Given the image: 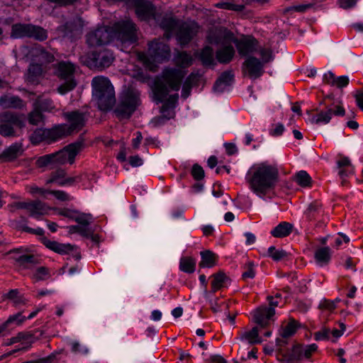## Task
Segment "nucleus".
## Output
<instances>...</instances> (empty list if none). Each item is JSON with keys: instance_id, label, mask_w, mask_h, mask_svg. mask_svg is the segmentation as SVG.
Masks as SVG:
<instances>
[{"instance_id": "nucleus-1", "label": "nucleus", "mask_w": 363, "mask_h": 363, "mask_svg": "<svg viewBox=\"0 0 363 363\" xmlns=\"http://www.w3.org/2000/svg\"><path fill=\"white\" fill-rule=\"evenodd\" d=\"M245 179L250 189L259 197L264 198L276 188L279 181L278 167L267 162L254 164L248 170Z\"/></svg>"}, {"instance_id": "nucleus-2", "label": "nucleus", "mask_w": 363, "mask_h": 363, "mask_svg": "<svg viewBox=\"0 0 363 363\" xmlns=\"http://www.w3.org/2000/svg\"><path fill=\"white\" fill-rule=\"evenodd\" d=\"M84 134H82L75 142L65 146L60 150L38 157L35 164L40 168L50 164L62 165L66 163L72 164L75 162L77 155L84 148Z\"/></svg>"}, {"instance_id": "nucleus-3", "label": "nucleus", "mask_w": 363, "mask_h": 363, "mask_svg": "<svg viewBox=\"0 0 363 363\" xmlns=\"http://www.w3.org/2000/svg\"><path fill=\"white\" fill-rule=\"evenodd\" d=\"M186 73L177 68H166L162 73V81L156 82L154 89L155 101L162 103L169 94V89L179 91Z\"/></svg>"}, {"instance_id": "nucleus-4", "label": "nucleus", "mask_w": 363, "mask_h": 363, "mask_svg": "<svg viewBox=\"0 0 363 363\" xmlns=\"http://www.w3.org/2000/svg\"><path fill=\"white\" fill-rule=\"evenodd\" d=\"M113 113L120 120H128L141 105L140 92L133 87L125 88L114 104Z\"/></svg>"}, {"instance_id": "nucleus-5", "label": "nucleus", "mask_w": 363, "mask_h": 363, "mask_svg": "<svg viewBox=\"0 0 363 363\" xmlns=\"http://www.w3.org/2000/svg\"><path fill=\"white\" fill-rule=\"evenodd\" d=\"M92 95L100 110L107 111L116 104L115 91L110 80L104 77H95L91 82Z\"/></svg>"}, {"instance_id": "nucleus-6", "label": "nucleus", "mask_w": 363, "mask_h": 363, "mask_svg": "<svg viewBox=\"0 0 363 363\" xmlns=\"http://www.w3.org/2000/svg\"><path fill=\"white\" fill-rule=\"evenodd\" d=\"M74 65L69 62L62 61L56 65L55 75L61 80H65V82L57 88L60 94H65L76 87L77 82L74 79Z\"/></svg>"}, {"instance_id": "nucleus-7", "label": "nucleus", "mask_w": 363, "mask_h": 363, "mask_svg": "<svg viewBox=\"0 0 363 363\" xmlns=\"http://www.w3.org/2000/svg\"><path fill=\"white\" fill-rule=\"evenodd\" d=\"M113 30L116 38L123 45H132L138 40L137 26L130 20L115 23Z\"/></svg>"}, {"instance_id": "nucleus-8", "label": "nucleus", "mask_w": 363, "mask_h": 363, "mask_svg": "<svg viewBox=\"0 0 363 363\" xmlns=\"http://www.w3.org/2000/svg\"><path fill=\"white\" fill-rule=\"evenodd\" d=\"M0 135L4 137L16 136L15 129L24 127V122L19 115L8 111L0 114Z\"/></svg>"}, {"instance_id": "nucleus-9", "label": "nucleus", "mask_w": 363, "mask_h": 363, "mask_svg": "<svg viewBox=\"0 0 363 363\" xmlns=\"http://www.w3.org/2000/svg\"><path fill=\"white\" fill-rule=\"evenodd\" d=\"M328 99H330V96H326L324 99L320 101V105H324L325 107V111H320L319 113L312 116V118L310 119L312 123L327 124L330 121L333 115L336 116H345V108L341 106L335 104L334 103L330 104H327V100Z\"/></svg>"}, {"instance_id": "nucleus-10", "label": "nucleus", "mask_w": 363, "mask_h": 363, "mask_svg": "<svg viewBox=\"0 0 363 363\" xmlns=\"http://www.w3.org/2000/svg\"><path fill=\"white\" fill-rule=\"evenodd\" d=\"M147 55L149 60L161 63L169 60L171 50L167 44L160 39H155L148 43Z\"/></svg>"}, {"instance_id": "nucleus-11", "label": "nucleus", "mask_w": 363, "mask_h": 363, "mask_svg": "<svg viewBox=\"0 0 363 363\" xmlns=\"http://www.w3.org/2000/svg\"><path fill=\"white\" fill-rule=\"evenodd\" d=\"M87 58L90 67L101 70L110 67L115 59L112 51L108 49L93 50L88 55Z\"/></svg>"}, {"instance_id": "nucleus-12", "label": "nucleus", "mask_w": 363, "mask_h": 363, "mask_svg": "<svg viewBox=\"0 0 363 363\" xmlns=\"http://www.w3.org/2000/svg\"><path fill=\"white\" fill-rule=\"evenodd\" d=\"M83 26L82 18L76 16L63 25L58 26L57 30L64 38H67L72 41L81 36Z\"/></svg>"}, {"instance_id": "nucleus-13", "label": "nucleus", "mask_w": 363, "mask_h": 363, "mask_svg": "<svg viewBox=\"0 0 363 363\" xmlns=\"http://www.w3.org/2000/svg\"><path fill=\"white\" fill-rule=\"evenodd\" d=\"M64 117L68 123L63 124L69 135L80 131L86 124V114L79 111L67 112Z\"/></svg>"}, {"instance_id": "nucleus-14", "label": "nucleus", "mask_w": 363, "mask_h": 363, "mask_svg": "<svg viewBox=\"0 0 363 363\" xmlns=\"http://www.w3.org/2000/svg\"><path fill=\"white\" fill-rule=\"evenodd\" d=\"M111 38L109 28L106 26L97 28L86 35V43L91 47L107 44Z\"/></svg>"}, {"instance_id": "nucleus-15", "label": "nucleus", "mask_w": 363, "mask_h": 363, "mask_svg": "<svg viewBox=\"0 0 363 363\" xmlns=\"http://www.w3.org/2000/svg\"><path fill=\"white\" fill-rule=\"evenodd\" d=\"M198 29L199 26L196 23L183 22L180 23L176 30L177 39L180 45H187L197 33Z\"/></svg>"}, {"instance_id": "nucleus-16", "label": "nucleus", "mask_w": 363, "mask_h": 363, "mask_svg": "<svg viewBox=\"0 0 363 363\" xmlns=\"http://www.w3.org/2000/svg\"><path fill=\"white\" fill-rule=\"evenodd\" d=\"M275 314V309L272 307L262 306L257 308L253 313V320L260 328H266L269 319Z\"/></svg>"}, {"instance_id": "nucleus-17", "label": "nucleus", "mask_w": 363, "mask_h": 363, "mask_svg": "<svg viewBox=\"0 0 363 363\" xmlns=\"http://www.w3.org/2000/svg\"><path fill=\"white\" fill-rule=\"evenodd\" d=\"M41 242L48 249L60 255H68L71 252L77 249V245L71 244L60 243L57 241H52L48 240L46 237L40 238Z\"/></svg>"}, {"instance_id": "nucleus-18", "label": "nucleus", "mask_w": 363, "mask_h": 363, "mask_svg": "<svg viewBox=\"0 0 363 363\" xmlns=\"http://www.w3.org/2000/svg\"><path fill=\"white\" fill-rule=\"evenodd\" d=\"M263 63L255 57H248L243 63V68L246 69L248 75L252 79L259 78L264 73Z\"/></svg>"}, {"instance_id": "nucleus-19", "label": "nucleus", "mask_w": 363, "mask_h": 363, "mask_svg": "<svg viewBox=\"0 0 363 363\" xmlns=\"http://www.w3.org/2000/svg\"><path fill=\"white\" fill-rule=\"evenodd\" d=\"M24 152L21 143H15L6 147L0 154V161L1 162H11L22 156Z\"/></svg>"}, {"instance_id": "nucleus-20", "label": "nucleus", "mask_w": 363, "mask_h": 363, "mask_svg": "<svg viewBox=\"0 0 363 363\" xmlns=\"http://www.w3.org/2000/svg\"><path fill=\"white\" fill-rule=\"evenodd\" d=\"M135 13L140 20H147L153 16L155 8L147 0H135Z\"/></svg>"}, {"instance_id": "nucleus-21", "label": "nucleus", "mask_w": 363, "mask_h": 363, "mask_svg": "<svg viewBox=\"0 0 363 363\" xmlns=\"http://www.w3.org/2000/svg\"><path fill=\"white\" fill-rule=\"evenodd\" d=\"M234 82V74L232 70H227L220 74L215 82L213 89L214 92L223 93L228 86Z\"/></svg>"}, {"instance_id": "nucleus-22", "label": "nucleus", "mask_w": 363, "mask_h": 363, "mask_svg": "<svg viewBox=\"0 0 363 363\" xmlns=\"http://www.w3.org/2000/svg\"><path fill=\"white\" fill-rule=\"evenodd\" d=\"M257 40L254 38L236 40V47L242 56H247L256 51Z\"/></svg>"}, {"instance_id": "nucleus-23", "label": "nucleus", "mask_w": 363, "mask_h": 363, "mask_svg": "<svg viewBox=\"0 0 363 363\" xmlns=\"http://www.w3.org/2000/svg\"><path fill=\"white\" fill-rule=\"evenodd\" d=\"M211 292L216 293L222 288L227 287L231 279L223 271H219L211 275Z\"/></svg>"}, {"instance_id": "nucleus-24", "label": "nucleus", "mask_w": 363, "mask_h": 363, "mask_svg": "<svg viewBox=\"0 0 363 363\" xmlns=\"http://www.w3.org/2000/svg\"><path fill=\"white\" fill-rule=\"evenodd\" d=\"M235 55V50L233 45H228L223 46L216 52L217 60L222 64L229 63Z\"/></svg>"}, {"instance_id": "nucleus-25", "label": "nucleus", "mask_w": 363, "mask_h": 363, "mask_svg": "<svg viewBox=\"0 0 363 363\" xmlns=\"http://www.w3.org/2000/svg\"><path fill=\"white\" fill-rule=\"evenodd\" d=\"M48 142H54L69 135L66 130L64 124L55 125L52 128L47 129Z\"/></svg>"}, {"instance_id": "nucleus-26", "label": "nucleus", "mask_w": 363, "mask_h": 363, "mask_svg": "<svg viewBox=\"0 0 363 363\" xmlns=\"http://www.w3.org/2000/svg\"><path fill=\"white\" fill-rule=\"evenodd\" d=\"M31 23H15L11 26L10 36L11 38H28Z\"/></svg>"}, {"instance_id": "nucleus-27", "label": "nucleus", "mask_w": 363, "mask_h": 363, "mask_svg": "<svg viewBox=\"0 0 363 363\" xmlns=\"http://www.w3.org/2000/svg\"><path fill=\"white\" fill-rule=\"evenodd\" d=\"M33 57H35L41 62L50 63L55 60L54 55L46 50L42 45H35L32 50Z\"/></svg>"}, {"instance_id": "nucleus-28", "label": "nucleus", "mask_w": 363, "mask_h": 363, "mask_svg": "<svg viewBox=\"0 0 363 363\" xmlns=\"http://www.w3.org/2000/svg\"><path fill=\"white\" fill-rule=\"evenodd\" d=\"M239 338L241 341H247L251 345L261 343L262 341L259 335L257 326L253 327L251 330L240 333Z\"/></svg>"}, {"instance_id": "nucleus-29", "label": "nucleus", "mask_w": 363, "mask_h": 363, "mask_svg": "<svg viewBox=\"0 0 363 363\" xmlns=\"http://www.w3.org/2000/svg\"><path fill=\"white\" fill-rule=\"evenodd\" d=\"M294 228V225L288 222H281L271 231V235L277 238H285L289 235Z\"/></svg>"}, {"instance_id": "nucleus-30", "label": "nucleus", "mask_w": 363, "mask_h": 363, "mask_svg": "<svg viewBox=\"0 0 363 363\" xmlns=\"http://www.w3.org/2000/svg\"><path fill=\"white\" fill-rule=\"evenodd\" d=\"M0 106L4 108H20L23 106V100L16 96L4 95L0 97Z\"/></svg>"}, {"instance_id": "nucleus-31", "label": "nucleus", "mask_w": 363, "mask_h": 363, "mask_svg": "<svg viewBox=\"0 0 363 363\" xmlns=\"http://www.w3.org/2000/svg\"><path fill=\"white\" fill-rule=\"evenodd\" d=\"M201 260L199 265L201 268H212L216 265L218 257L211 250H204L200 252Z\"/></svg>"}, {"instance_id": "nucleus-32", "label": "nucleus", "mask_w": 363, "mask_h": 363, "mask_svg": "<svg viewBox=\"0 0 363 363\" xmlns=\"http://www.w3.org/2000/svg\"><path fill=\"white\" fill-rule=\"evenodd\" d=\"M33 106L42 112H54L57 111L53 101L50 98L38 96L33 103Z\"/></svg>"}, {"instance_id": "nucleus-33", "label": "nucleus", "mask_w": 363, "mask_h": 363, "mask_svg": "<svg viewBox=\"0 0 363 363\" xmlns=\"http://www.w3.org/2000/svg\"><path fill=\"white\" fill-rule=\"evenodd\" d=\"M174 62L177 67L186 68L192 65L193 58L186 51H177L174 56Z\"/></svg>"}, {"instance_id": "nucleus-34", "label": "nucleus", "mask_w": 363, "mask_h": 363, "mask_svg": "<svg viewBox=\"0 0 363 363\" xmlns=\"http://www.w3.org/2000/svg\"><path fill=\"white\" fill-rule=\"evenodd\" d=\"M199 59L204 67H211L216 65L213 50L210 46H206L201 50Z\"/></svg>"}, {"instance_id": "nucleus-35", "label": "nucleus", "mask_w": 363, "mask_h": 363, "mask_svg": "<svg viewBox=\"0 0 363 363\" xmlns=\"http://www.w3.org/2000/svg\"><path fill=\"white\" fill-rule=\"evenodd\" d=\"M16 262L23 269H30L38 264V259L33 255H23L14 258Z\"/></svg>"}, {"instance_id": "nucleus-36", "label": "nucleus", "mask_w": 363, "mask_h": 363, "mask_svg": "<svg viewBox=\"0 0 363 363\" xmlns=\"http://www.w3.org/2000/svg\"><path fill=\"white\" fill-rule=\"evenodd\" d=\"M179 25V21L172 16H164L162 17L160 26L167 33H172L176 30Z\"/></svg>"}, {"instance_id": "nucleus-37", "label": "nucleus", "mask_w": 363, "mask_h": 363, "mask_svg": "<svg viewBox=\"0 0 363 363\" xmlns=\"http://www.w3.org/2000/svg\"><path fill=\"white\" fill-rule=\"evenodd\" d=\"M331 258L330 249L328 247H320L315 252V259L320 266L326 265Z\"/></svg>"}, {"instance_id": "nucleus-38", "label": "nucleus", "mask_w": 363, "mask_h": 363, "mask_svg": "<svg viewBox=\"0 0 363 363\" xmlns=\"http://www.w3.org/2000/svg\"><path fill=\"white\" fill-rule=\"evenodd\" d=\"M196 268V259L191 257H183L179 261V269L187 274L194 272Z\"/></svg>"}, {"instance_id": "nucleus-39", "label": "nucleus", "mask_w": 363, "mask_h": 363, "mask_svg": "<svg viewBox=\"0 0 363 363\" xmlns=\"http://www.w3.org/2000/svg\"><path fill=\"white\" fill-rule=\"evenodd\" d=\"M48 31L43 27L35 26L33 24L30 25V33L28 38H34L38 41H44L48 38Z\"/></svg>"}, {"instance_id": "nucleus-40", "label": "nucleus", "mask_w": 363, "mask_h": 363, "mask_svg": "<svg viewBox=\"0 0 363 363\" xmlns=\"http://www.w3.org/2000/svg\"><path fill=\"white\" fill-rule=\"evenodd\" d=\"M29 208L30 216L39 219L40 216L44 214L45 211V204L39 200L30 201Z\"/></svg>"}, {"instance_id": "nucleus-41", "label": "nucleus", "mask_w": 363, "mask_h": 363, "mask_svg": "<svg viewBox=\"0 0 363 363\" xmlns=\"http://www.w3.org/2000/svg\"><path fill=\"white\" fill-rule=\"evenodd\" d=\"M4 299H9L13 302L15 306L25 305L27 300L23 295H21L18 289H11L3 296Z\"/></svg>"}, {"instance_id": "nucleus-42", "label": "nucleus", "mask_w": 363, "mask_h": 363, "mask_svg": "<svg viewBox=\"0 0 363 363\" xmlns=\"http://www.w3.org/2000/svg\"><path fill=\"white\" fill-rule=\"evenodd\" d=\"M43 73L42 65L38 63H32L28 69L27 80L34 83L38 77L41 76Z\"/></svg>"}, {"instance_id": "nucleus-43", "label": "nucleus", "mask_w": 363, "mask_h": 363, "mask_svg": "<svg viewBox=\"0 0 363 363\" xmlns=\"http://www.w3.org/2000/svg\"><path fill=\"white\" fill-rule=\"evenodd\" d=\"M284 357L289 363L303 359L302 345H294L291 352L284 354Z\"/></svg>"}, {"instance_id": "nucleus-44", "label": "nucleus", "mask_w": 363, "mask_h": 363, "mask_svg": "<svg viewBox=\"0 0 363 363\" xmlns=\"http://www.w3.org/2000/svg\"><path fill=\"white\" fill-rule=\"evenodd\" d=\"M26 320V318L22 315V313L19 312L13 315H10L9 318L0 325V333L6 330L9 324L16 323V325H21Z\"/></svg>"}, {"instance_id": "nucleus-45", "label": "nucleus", "mask_w": 363, "mask_h": 363, "mask_svg": "<svg viewBox=\"0 0 363 363\" xmlns=\"http://www.w3.org/2000/svg\"><path fill=\"white\" fill-rule=\"evenodd\" d=\"M295 181L302 187L311 186L312 184L311 176L304 170H301L296 174Z\"/></svg>"}, {"instance_id": "nucleus-46", "label": "nucleus", "mask_w": 363, "mask_h": 363, "mask_svg": "<svg viewBox=\"0 0 363 363\" xmlns=\"http://www.w3.org/2000/svg\"><path fill=\"white\" fill-rule=\"evenodd\" d=\"M321 209L322 203L315 201L308 206L305 213L308 220H312L315 219L316 216L321 213Z\"/></svg>"}, {"instance_id": "nucleus-47", "label": "nucleus", "mask_w": 363, "mask_h": 363, "mask_svg": "<svg viewBox=\"0 0 363 363\" xmlns=\"http://www.w3.org/2000/svg\"><path fill=\"white\" fill-rule=\"evenodd\" d=\"M32 144L38 145L43 141H48L46 128H37L30 136Z\"/></svg>"}, {"instance_id": "nucleus-48", "label": "nucleus", "mask_w": 363, "mask_h": 363, "mask_svg": "<svg viewBox=\"0 0 363 363\" xmlns=\"http://www.w3.org/2000/svg\"><path fill=\"white\" fill-rule=\"evenodd\" d=\"M298 323L294 319H290V321L288 324L283 328V330L281 333V335L283 338H288L296 332L297 328H298Z\"/></svg>"}, {"instance_id": "nucleus-49", "label": "nucleus", "mask_w": 363, "mask_h": 363, "mask_svg": "<svg viewBox=\"0 0 363 363\" xmlns=\"http://www.w3.org/2000/svg\"><path fill=\"white\" fill-rule=\"evenodd\" d=\"M178 94H174L169 96L168 95L167 98L162 101L164 104L161 107V113L164 114L165 112L167 111L170 108H174L178 101Z\"/></svg>"}, {"instance_id": "nucleus-50", "label": "nucleus", "mask_w": 363, "mask_h": 363, "mask_svg": "<svg viewBox=\"0 0 363 363\" xmlns=\"http://www.w3.org/2000/svg\"><path fill=\"white\" fill-rule=\"evenodd\" d=\"M28 122L32 125H38L43 119L42 111L34 106L33 110L28 114Z\"/></svg>"}, {"instance_id": "nucleus-51", "label": "nucleus", "mask_w": 363, "mask_h": 363, "mask_svg": "<svg viewBox=\"0 0 363 363\" xmlns=\"http://www.w3.org/2000/svg\"><path fill=\"white\" fill-rule=\"evenodd\" d=\"M50 270L45 267H40L37 268L35 274H33V279L35 281L46 280L50 278Z\"/></svg>"}, {"instance_id": "nucleus-52", "label": "nucleus", "mask_w": 363, "mask_h": 363, "mask_svg": "<svg viewBox=\"0 0 363 363\" xmlns=\"http://www.w3.org/2000/svg\"><path fill=\"white\" fill-rule=\"evenodd\" d=\"M216 6L219 9L241 12L245 9L243 4H235L230 2H219Z\"/></svg>"}, {"instance_id": "nucleus-53", "label": "nucleus", "mask_w": 363, "mask_h": 363, "mask_svg": "<svg viewBox=\"0 0 363 363\" xmlns=\"http://www.w3.org/2000/svg\"><path fill=\"white\" fill-rule=\"evenodd\" d=\"M267 255L274 261H279L284 257H286L287 253L283 250H277L275 247L271 246L268 249Z\"/></svg>"}, {"instance_id": "nucleus-54", "label": "nucleus", "mask_w": 363, "mask_h": 363, "mask_svg": "<svg viewBox=\"0 0 363 363\" xmlns=\"http://www.w3.org/2000/svg\"><path fill=\"white\" fill-rule=\"evenodd\" d=\"M92 216L89 213H79L75 215L74 221L80 225H89L92 220Z\"/></svg>"}, {"instance_id": "nucleus-55", "label": "nucleus", "mask_w": 363, "mask_h": 363, "mask_svg": "<svg viewBox=\"0 0 363 363\" xmlns=\"http://www.w3.org/2000/svg\"><path fill=\"white\" fill-rule=\"evenodd\" d=\"M191 176L196 181L202 180L205 177V172L201 166L194 164L191 168Z\"/></svg>"}, {"instance_id": "nucleus-56", "label": "nucleus", "mask_w": 363, "mask_h": 363, "mask_svg": "<svg viewBox=\"0 0 363 363\" xmlns=\"http://www.w3.org/2000/svg\"><path fill=\"white\" fill-rule=\"evenodd\" d=\"M66 174L67 172L63 169H58L55 171H53L51 172L50 179L47 181V184L53 183L55 181L63 179L65 177Z\"/></svg>"}, {"instance_id": "nucleus-57", "label": "nucleus", "mask_w": 363, "mask_h": 363, "mask_svg": "<svg viewBox=\"0 0 363 363\" xmlns=\"http://www.w3.org/2000/svg\"><path fill=\"white\" fill-rule=\"evenodd\" d=\"M244 268L245 269V271L242 274V279H253L255 276L254 263L252 262H249L244 266Z\"/></svg>"}, {"instance_id": "nucleus-58", "label": "nucleus", "mask_w": 363, "mask_h": 363, "mask_svg": "<svg viewBox=\"0 0 363 363\" xmlns=\"http://www.w3.org/2000/svg\"><path fill=\"white\" fill-rule=\"evenodd\" d=\"M18 229L22 230L23 231H25L26 233H29L34 235H41L43 236L44 235V230L41 228H31L26 225H22L20 224V223H17L16 226Z\"/></svg>"}, {"instance_id": "nucleus-59", "label": "nucleus", "mask_w": 363, "mask_h": 363, "mask_svg": "<svg viewBox=\"0 0 363 363\" xmlns=\"http://www.w3.org/2000/svg\"><path fill=\"white\" fill-rule=\"evenodd\" d=\"M49 194L53 195L57 200L66 201L71 200V197L68 194L61 190H50Z\"/></svg>"}, {"instance_id": "nucleus-60", "label": "nucleus", "mask_w": 363, "mask_h": 363, "mask_svg": "<svg viewBox=\"0 0 363 363\" xmlns=\"http://www.w3.org/2000/svg\"><path fill=\"white\" fill-rule=\"evenodd\" d=\"M201 77V75L199 73V72H193L186 77L184 82L192 87L193 86H196L199 84Z\"/></svg>"}, {"instance_id": "nucleus-61", "label": "nucleus", "mask_w": 363, "mask_h": 363, "mask_svg": "<svg viewBox=\"0 0 363 363\" xmlns=\"http://www.w3.org/2000/svg\"><path fill=\"white\" fill-rule=\"evenodd\" d=\"M317 349L318 346L314 343L306 346H302L303 358L305 357L306 359H309L312 354L317 350Z\"/></svg>"}, {"instance_id": "nucleus-62", "label": "nucleus", "mask_w": 363, "mask_h": 363, "mask_svg": "<svg viewBox=\"0 0 363 363\" xmlns=\"http://www.w3.org/2000/svg\"><path fill=\"white\" fill-rule=\"evenodd\" d=\"M330 330L328 328H323L321 330L314 333V339L316 341L325 340L329 339Z\"/></svg>"}, {"instance_id": "nucleus-63", "label": "nucleus", "mask_w": 363, "mask_h": 363, "mask_svg": "<svg viewBox=\"0 0 363 363\" xmlns=\"http://www.w3.org/2000/svg\"><path fill=\"white\" fill-rule=\"evenodd\" d=\"M57 354H60V352H55L45 358H41L37 360L26 361L23 363H52V360L55 359Z\"/></svg>"}, {"instance_id": "nucleus-64", "label": "nucleus", "mask_w": 363, "mask_h": 363, "mask_svg": "<svg viewBox=\"0 0 363 363\" xmlns=\"http://www.w3.org/2000/svg\"><path fill=\"white\" fill-rule=\"evenodd\" d=\"M337 165L339 169L350 168L354 169L350 159L347 157H341L337 161Z\"/></svg>"}]
</instances>
